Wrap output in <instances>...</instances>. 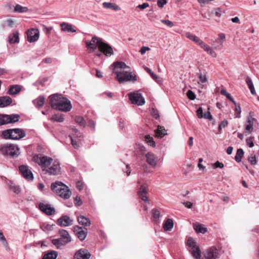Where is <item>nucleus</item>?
Here are the masks:
<instances>
[{
  "instance_id": "1",
  "label": "nucleus",
  "mask_w": 259,
  "mask_h": 259,
  "mask_svg": "<svg viewBox=\"0 0 259 259\" xmlns=\"http://www.w3.org/2000/svg\"><path fill=\"white\" fill-rule=\"evenodd\" d=\"M51 188L54 192L64 199H68L71 196V192L68 187L61 182L52 183Z\"/></svg>"
},
{
  "instance_id": "2",
  "label": "nucleus",
  "mask_w": 259,
  "mask_h": 259,
  "mask_svg": "<svg viewBox=\"0 0 259 259\" xmlns=\"http://www.w3.org/2000/svg\"><path fill=\"white\" fill-rule=\"evenodd\" d=\"M1 136L4 139L19 140L25 137L26 133L22 128H10L2 131Z\"/></svg>"
},
{
  "instance_id": "3",
  "label": "nucleus",
  "mask_w": 259,
  "mask_h": 259,
  "mask_svg": "<svg viewBox=\"0 0 259 259\" xmlns=\"http://www.w3.org/2000/svg\"><path fill=\"white\" fill-rule=\"evenodd\" d=\"M59 238L52 240V244L55 246L57 249H61V247L66 245L72 240L71 237L68 232L64 229L59 230Z\"/></svg>"
},
{
  "instance_id": "4",
  "label": "nucleus",
  "mask_w": 259,
  "mask_h": 259,
  "mask_svg": "<svg viewBox=\"0 0 259 259\" xmlns=\"http://www.w3.org/2000/svg\"><path fill=\"white\" fill-rule=\"evenodd\" d=\"M19 150L16 145L12 144L3 145L0 147V151L3 155L12 157H17L18 155L17 151Z\"/></svg>"
},
{
  "instance_id": "5",
  "label": "nucleus",
  "mask_w": 259,
  "mask_h": 259,
  "mask_svg": "<svg viewBox=\"0 0 259 259\" xmlns=\"http://www.w3.org/2000/svg\"><path fill=\"white\" fill-rule=\"evenodd\" d=\"M115 73L116 74L117 79L120 83L123 82V81H135L137 80L136 75H133L132 74V72H128L126 71L119 72L118 71H115Z\"/></svg>"
},
{
  "instance_id": "6",
  "label": "nucleus",
  "mask_w": 259,
  "mask_h": 259,
  "mask_svg": "<svg viewBox=\"0 0 259 259\" xmlns=\"http://www.w3.org/2000/svg\"><path fill=\"white\" fill-rule=\"evenodd\" d=\"M33 160L38 165H40L42 168H47L50 166L53 162V159L47 156H39L36 155L33 157Z\"/></svg>"
},
{
  "instance_id": "7",
  "label": "nucleus",
  "mask_w": 259,
  "mask_h": 259,
  "mask_svg": "<svg viewBox=\"0 0 259 259\" xmlns=\"http://www.w3.org/2000/svg\"><path fill=\"white\" fill-rule=\"evenodd\" d=\"M151 213L153 217V222L154 223V230L156 235L160 236V232L161 229L160 226V212L158 210L155 208H153L151 210Z\"/></svg>"
},
{
  "instance_id": "8",
  "label": "nucleus",
  "mask_w": 259,
  "mask_h": 259,
  "mask_svg": "<svg viewBox=\"0 0 259 259\" xmlns=\"http://www.w3.org/2000/svg\"><path fill=\"white\" fill-rule=\"evenodd\" d=\"M128 97L132 104L142 106L145 103V99L141 93H130L128 94Z\"/></svg>"
},
{
  "instance_id": "9",
  "label": "nucleus",
  "mask_w": 259,
  "mask_h": 259,
  "mask_svg": "<svg viewBox=\"0 0 259 259\" xmlns=\"http://www.w3.org/2000/svg\"><path fill=\"white\" fill-rule=\"evenodd\" d=\"M45 174H48L49 175H58L61 174V167L60 163L58 161H54L52 166L48 168H42Z\"/></svg>"
},
{
  "instance_id": "10",
  "label": "nucleus",
  "mask_w": 259,
  "mask_h": 259,
  "mask_svg": "<svg viewBox=\"0 0 259 259\" xmlns=\"http://www.w3.org/2000/svg\"><path fill=\"white\" fill-rule=\"evenodd\" d=\"M66 97H63L62 94H55L49 97L50 104L51 107L55 109L57 108L58 105L61 102L63 99Z\"/></svg>"
},
{
  "instance_id": "11",
  "label": "nucleus",
  "mask_w": 259,
  "mask_h": 259,
  "mask_svg": "<svg viewBox=\"0 0 259 259\" xmlns=\"http://www.w3.org/2000/svg\"><path fill=\"white\" fill-rule=\"evenodd\" d=\"M19 170L21 175L28 181L33 180V175L27 165H21L19 167Z\"/></svg>"
},
{
  "instance_id": "12",
  "label": "nucleus",
  "mask_w": 259,
  "mask_h": 259,
  "mask_svg": "<svg viewBox=\"0 0 259 259\" xmlns=\"http://www.w3.org/2000/svg\"><path fill=\"white\" fill-rule=\"evenodd\" d=\"M57 107V108L56 110L65 112L69 111L72 107L70 101L66 97L65 99H63V100Z\"/></svg>"
},
{
  "instance_id": "13",
  "label": "nucleus",
  "mask_w": 259,
  "mask_h": 259,
  "mask_svg": "<svg viewBox=\"0 0 259 259\" xmlns=\"http://www.w3.org/2000/svg\"><path fill=\"white\" fill-rule=\"evenodd\" d=\"M73 231L75 235L80 241L84 240L88 234V230L87 228H84L83 229L81 227L78 226H74Z\"/></svg>"
},
{
  "instance_id": "14",
  "label": "nucleus",
  "mask_w": 259,
  "mask_h": 259,
  "mask_svg": "<svg viewBox=\"0 0 259 259\" xmlns=\"http://www.w3.org/2000/svg\"><path fill=\"white\" fill-rule=\"evenodd\" d=\"M38 208L43 213L48 215H51L56 212V210L54 207H51L50 204H45L42 202L38 203Z\"/></svg>"
},
{
  "instance_id": "15",
  "label": "nucleus",
  "mask_w": 259,
  "mask_h": 259,
  "mask_svg": "<svg viewBox=\"0 0 259 259\" xmlns=\"http://www.w3.org/2000/svg\"><path fill=\"white\" fill-rule=\"evenodd\" d=\"M253 113L250 112L249 115L247 117L246 123H245V132H248L249 133H251L253 131V125L254 122L256 121V119L253 117Z\"/></svg>"
},
{
  "instance_id": "16",
  "label": "nucleus",
  "mask_w": 259,
  "mask_h": 259,
  "mask_svg": "<svg viewBox=\"0 0 259 259\" xmlns=\"http://www.w3.org/2000/svg\"><path fill=\"white\" fill-rule=\"evenodd\" d=\"M27 40L30 42H33L37 41L39 36V32L37 29L31 28L27 33Z\"/></svg>"
},
{
  "instance_id": "17",
  "label": "nucleus",
  "mask_w": 259,
  "mask_h": 259,
  "mask_svg": "<svg viewBox=\"0 0 259 259\" xmlns=\"http://www.w3.org/2000/svg\"><path fill=\"white\" fill-rule=\"evenodd\" d=\"M99 50L101 53H103L107 57H110L113 55L112 48L107 43L103 42V43L100 44V48H99Z\"/></svg>"
},
{
  "instance_id": "18",
  "label": "nucleus",
  "mask_w": 259,
  "mask_h": 259,
  "mask_svg": "<svg viewBox=\"0 0 259 259\" xmlns=\"http://www.w3.org/2000/svg\"><path fill=\"white\" fill-rule=\"evenodd\" d=\"M91 256V253L87 249H80L75 253L74 259H89Z\"/></svg>"
},
{
  "instance_id": "19",
  "label": "nucleus",
  "mask_w": 259,
  "mask_h": 259,
  "mask_svg": "<svg viewBox=\"0 0 259 259\" xmlns=\"http://www.w3.org/2000/svg\"><path fill=\"white\" fill-rule=\"evenodd\" d=\"M73 220L67 215H62L57 221V224L62 227H67L72 224Z\"/></svg>"
},
{
  "instance_id": "20",
  "label": "nucleus",
  "mask_w": 259,
  "mask_h": 259,
  "mask_svg": "<svg viewBox=\"0 0 259 259\" xmlns=\"http://www.w3.org/2000/svg\"><path fill=\"white\" fill-rule=\"evenodd\" d=\"M147 186L146 184L142 185L138 191V195L139 197L145 202H149V200L147 196Z\"/></svg>"
},
{
  "instance_id": "21",
  "label": "nucleus",
  "mask_w": 259,
  "mask_h": 259,
  "mask_svg": "<svg viewBox=\"0 0 259 259\" xmlns=\"http://www.w3.org/2000/svg\"><path fill=\"white\" fill-rule=\"evenodd\" d=\"M218 257V250L215 247H211L208 249L205 254V259H217Z\"/></svg>"
},
{
  "instance_id": "22",
  "label": "nucleus",
  "mask_w": 259,
  "mask_h": 259,
  "mask_svg": "<svg viewBox=\"0 0 259 259\" xmlns=\"http://www.w3.org/2000/svg\"><path fill=\"white\" fill-rule=\"evenodd\" d=\"M186 36L188 38L194 41L195 43L198 45L201 48L205 44L203 41L201 40L198 36L190 32H187L186 33Z\"/></svg>"
},
{
  "instance_id": "23",
  "label": "nucleus",
  "mask_w": 259,
  "mask_h": 259,
  "mask_svg": "<svg viewBox=\"0 0 259 259\" xmlns=\"http://www.w3.org/2000/svg\"><path fill=\"white\" fill-rule=\"evenodd\" d=\"M13 102L12 99L9 96L0 97V108H3L10 105Z\"/></svg>"
},
{
  "instance_id": "24",
  "label": "nucleus",
  "mask_w": 259,
  "mask_h": 259,
  "mask_svg": "<svg viewBox=\"0 0 259 259\" xmlns=\"http://www.w3.org/2000/svg\"><path fill=\"white\" fill-rule=\"evenodd\" d=\"M7 123H13L18 122L20 119V115L17 114H12L10 115L6 114Z\"/></svg>"
},
{
  "instance_id": "25",
  "label": "nucleus",
  "mask_w": 259,
  "mask_h": 259,
  "mask_svg": "<svg viewBox=\"0 0 259 259\" xmlns=\"http://www.w3.org/2000/svg\"><path fill=\"white\" fill-rule=\"evenodd\" d=\"M174 221L171 219H167L163 224V229L165 232L171 231L174 228Z\"/></svg>"
},
{
  "instance_id": "26",
  "label": "nucleus",
  "mask_w": 259,
  "mask_h": 259,
  "mask_svg": "<svg viewBox=\"0 0 259 259\" xmlns=\"http://www.w3.org/2000/svg\"><path fill=\"white\" fill-rule=\"evenodd\" d=\"M146 161L151 166H155L156 164V157L152 152H148L146 154Z\"/></svg>"
},
{
  "instance_id": "27",
  "label": "nucleus",
  "mask_w": 259,
  "mask_h": 259,
  "mask_svg": "<svg viewBox=\"0 0 259 259\" xmlns=\"http://www.w3.org/2000/svg\"><path fill=\"white\" fill-rule=\"evenodd\" d=\"M77 221L78 223L84 227L89 226L91 225L90 219L83 215H79L77 217Z\"/></svg>"
},
{
  "instance_id": "28",
  "label": "nucleus",
  "mask_w": 259,
  "mask_h": 259,
  "mask_svg": "<svg viewBox=\"0 0 259 259\" xmlns=\"http://www.w3.org/2000/svg\"><path fill=\"white\" fill-rule=\"evenodd\" d=\"M103 6L104 8L112 9L116 11L120 10V8L115 3L104 2L103 3Z\"/></svg>"
},
{
  "instance_id": "29",
  "label": "nucleus",
  "mask_w": 259,
  "mask_h": 259,
  "mask_svg": "<svg viewBox=\"0 0 259 259\" xmlns=\"http://www.w3.org/2000/svg\"><path fill=\"white\" fill-rule=\"evenodd\" d=\"M58 256V252L55 250H50L45 254L42 259H56Z\"/></svg>"
},
{
  "instance_id": "30",
  "label": "nucleus",
  "mask_w": 259,
  "mask_h": 259,
  "mask_svg": "<svg viewBox=\"0 0 259 259\" xmlns=\"http://www.w3.org/2000/svg\"><path fill=\"white\" fill-rule=\"evenodd\" d=\"M50 120L53 122H62L64 120V115L61 113L55 114Z\"/></svg>"
},
{
  "instance_id": "31",
  "label": "nucleus",
  "mask_w": 259,
  "mask_h": 259,
  "mask_svg": "<svg viewBox=\"0 0 259 259\" xmlns=\"http://www.w3.org/2000/svg\"><path fill=\"white\" fill-rule=\"evenodd\" d=\"M112 67H113V70H114V72L116 71L117 69H125L128 68V67L125 64V63L123 62H114L112 65Z\"/></svg>"
},
{
  "instance_id": "32",
  "label": "nucleus",
  "mask_w": 259,
  "mask_h": 259,
  "mask_svg": "<svg viewBox=\"0 0 259 259\" xmlns=\"http://www.w3.org/2000/svg\"><path fill=\"white\" fill-rule=\"evenodd\" d=\"M45 99L44 96H40L33 101L34 105L37 107H41L45 103Z\"/></svg>"
},
{
  "instance_id": "33",
  "label": "nucleus",
  "mask_w": 259,
  "mask_h": 259,
  "mask_svg": "<svg viewBox=\"0 0 259 259\" xmlns=\"http://www.w3.org/2000/svg\"><path fill=\"white\" fill-rule=\"evenodd\" d=\"M21 91V88L19 85H12L8 91V93L11 95L18 94Z\"/></svg>"
},
{
  "instance_id": "34",
  "label": "nucleus",
  "mask_w": 259,
  "mask_h": 259,
  "mask_svg": "<svg viewBox=\"0 0 259 259\" xmlns=\"http://www.w3.org/2000/svg\"><path fill=\"white\" fill-rule=\"evenodd\" d=\"M62 30L64 31H67L70 32H75L76 30L72 28L71 24L66 23H63L61 24Z\"/></svg>"
},
{
  "instance_id": "35",
  "label": "nucleus",
  "mask_w": 259,
  "mask_h": 259,
  "mask_svg": "<svg viewBox=\"0 0 259 259\" xmlns=\"http://www.w3.org/2000/svg\"><path fill=\"white\" fill-rule=\"evenodd\" d=\"M9 42L10 44H16L19 42V32L16 31L13 33V37H9Z\"/></svg>"
},
{
  "instance_id": "36",
  "label": "nucleus",
  "mask_w": 259,
  "mask_h": 259,
  "mask_svg": "<svg viewBox=\"0 0 259 259\" xmlns=\"http://www.w3.org/2000/svg\"><path fill=\"white\" fill-rule=\"evenodd\" d=\"M145 69L149 74H150L152 78L155 80L159 85L162 84V81L160 78H158V76L155 74L150 68L145 67Z\"/></svg>"
},
{
  "instance_id": "37",
  "label": "nucleus",
  "mask_w": 259,
  "mask_h": 259,
  "mask_svg": "<svg viewBox=\"0 0 259 259\" xmlns=\"http://www.w3.org/2000/svg\"><path fill=\"white\" fill-rule=\"evenodd\" d=\"M28 11V9L26 7H23L20 5L17 4L14 10V12L15 13H26Z\"/></svg>"
},
{
  "instance_id": "38",
  "label": "nucleus",
  "mask_w": 259,
  "mask_h": 259,
  "mask_svg": "<svg viewBox=\"0 0 259 259\" xmlns=\"http://www.w3.org/2000/svg\"><path fill=\"white\" fill-rule=\"evenodd\" d=\"M245 81L248 87V88L249 89V90L250 91L251 93L253 95H254L256 93H255V91L253 84L252 83V80H251V79L250 78V77H249V76H247L246 78Z\"/></svg>"
},
{
  "instance_id": "39",
  "label": "nucleus",
  "mask_w": 259,
  "mask_h": 259,
  "mask_svg": "<svg viewBox=\"0 0 259 259\" xmlns=\"http://www.w3.org/2000/svg\"><path fill=\"white\" fill-rule=\"evenodd\" d=\"M192 255L196 259H200L201 257V250L198 246L192 248Z\"/></svg>"
},
{
  "instance_id": "40",
  "label": "nucleus",
  "mask_w": 259,
  "mask_h": 259,
  "mask_svg": "<svg viewBox=\"0 0 259 259\" xmlns=\"http://www.w3.org/2000/svg\"><path fill=\"white\" fill-rule=\"evenodd\" d=\"M202 49H203L205 52H206L212 57L215 58L217 57V53L206 44H205L202 47Z\"/></svg>"
},
{
  "instance_id": "41",
  "label": "nucleus",
  "mask_w": 259,
  "mask_h": 259,
  "mask_svg": "<svg viewBox=\"0 0 259 259\" xmlns=\"http://www.w3.org/2000/svg\"><path fill=\"white\" fill-rule=\"evenodd\" d=\"M244 155L243 150L242 149H238L235 156V160L237 162H240Z\"/></svg>"
},
{
  "instance_id": "42",
  "label": "nucleus",
  "mask_w": 259,
  "mask_h": 259,
  "mask_svg": "<svg viewBox=\"0 0 259 259\" xmlns=\"http://www.w3.org/2000/svg\"><path fill=\"white\" fill-rule=\"evenodd\" d=\"M75 121L78 123L80 126H82L84 127L86 125V122L83 118V117L80 116H77L75 117Z\"/></svg>"
},
{
  "instance_id": "43",
  "label": "nucleus",
  "mask_w": 259,
  "mask_h": 259,
  "mask_svg": "<svg viewBox=\"0 0 259 259\" xmlns=\"http://www.w3.org/2000/svg\"><path fill=\"white\" fill-rule=\"evenodd\" d=\"M194 228L196 232L197 233H205L207 232V229L204 227L202 225L198 224L194 226Z\"/></svg>"
},
{
  "instance_id": "44",
  "label": "nucleus",
  "mask_w": 259,
  "mask_h": 259,
  "mask_svg": "<svg viewBox=\"0 0 259 259\" xmlns=\"http://www.w3.org/2000/svg\"><path fill=\"white\" fill-rule=\"evenodd\" d=\"M145 141L149 145L153 147L155 146V142L154 141L152 137H151L150 135H146L145 136Z\"/></svg>"
},
{
  "instance_id": "45",
  "label": "nucleus",
  "mask_w": 259,
  "mask_h": 259,
  "mask_svg": "<svg viewBox=\"0 0 259 259\" xmlns=\"http://www.w3.org/2000/svg\"><path fill=\"white\" fill-rule=\"evenodd\" d=\"M54 226V225L43 224L40 228L44 231H51L53 230Z\"/></svg>"
},
{
  "instance_id": "46",
  "label": "nucleus",
  "mask_w": 259,
  "mask_h": 259,
  "mask_svg": "<svg viewBox=\"0 0 259 259\" xmlns=\"http://www.w3.org/2000/svg\"><path fill=\"white\" fill-rule=\"evenodd\" d=\"M9 188L12 190L15 193L18 194L21 192V189L19 186L15 185L13 183H11L9 185Z\"/></svg>"
},
{
  "instance_id": "47",
  "label": "nucleus",
  "mask_w": 259,
  "mask_h": 259,
  "mask_svg": "<svg viewBox=\"0 0 259 259\" xmlns=\"http://www.w3.org/2000/svg\"><path fill=\"white\" fill-rule=\"evenodd\" d=\"M92 43H94L95 44H96L98 46V48H100V44H101L103 43V41H102L101 39L100 38L94 36L92 37L91 41Z\"/></svg>"
},
{
  "instance_id": "48",
  "label": "nucleus",
  "mask_w": 259,
  "mask_h": 259,
  "mask_svg": "<svg viewBox=\"0 0 259 259\" xmlns=\"http://www.w3.org/2000/svg\"><path fill=\"white\" fill-rule=\"evenodd\" d=\"M187 244L188 246L192 247V248H193L197 246L196 245L195 241L191 237L189 238L188 239L187 242Z\"/></svg>"
},
{
  "instance_id": "49",
  "label": "nucleus",
  "mask_w": 259,
  "mask_h": 259,
  "mask_svg": "<svg viewBox=\"0 0 259 259\" xmlns=\"http://www.w3.org/2000/svg\"><path fill=\"white\" fill-rule=\"evenodd\" d=\"M222 10L220 8H214L211 12V14H214L217 17H221Z\"/></svg>"
},
{
  "instance_id": "50",
  "label": "nucleus",
  "mask_w": 259,
  "mask_h": 259,
  "mask_svg": "<svg viewBox=\"0 0 259 259\" xmlns=\"http://www.w3.org/2000/svg\"><path fill=\"white\" fill-rule=\"evenodd\" d=\"M74 204L76 206H79L81 205L82 202L80 197L76 196L74 198Z\"/></svg>"
},
{
  "instance_id": "51",
  "label": "nucleus",
  "mask_w": 259,
  "mask_h": 259,
  "mask_svg": "<svg viewBox=\"0 0 259 259\" xmlns=\"http://www.w3.org/2000/svg\"><path fill=\"white\" fill-rule=\"evenodd\" d=\"M235 117L236 118H240V114H241V107L240 105L239 104L238 106H236L235 109Z\"/></svg>"
},
{
  "instance_id": "52",
  "label": "nucleus",
  "mask_w": 259,
  "mask_h": 259,
  "mask_svg": "<svg viewBox=\"0 0 259 259\" xmlns=\"http://www.w3.org/2000/svg\"><path fill=\"white\" fill-rule=\"evenodd\" d=\"M151 114L152 115V116L156 119L159 118L158 111L156 109L152 108L151 110Z\"/></svg>"
},
{
  "instance_id": "53",
  "label": "nucleus",
  "mask_w": 259,
  "mask_h": 259,
  "mask_svg": "<svg viewBox=\"0 0 259 259\" xmlns=\"http://www.w3.org/2000/svg\"><path fill=\"white\" fill-rule=\"evenodd\" d=\"M85 44L88 48H90L92 50H96L97 49V45L89 41H86Z\"/></svg>"
},
{
  "instance_id": "54",
  "label": "nucleus",
  "mask_w": 259,
  "mask_h": 259,
  "mask_svg": "<svg viewBox=\"0 0 259 259\" xmlns=\"http://www.w3.org/2000/svg\"><path fill=\"white\" fill-rule=\"evenodd\" d=\"M6 114H0V125H5L7 123Z\"/></svg>"
},
{
  "instance_id": "55",
  "label": "nucleus",
  "mask_w": 259,
  "mask_h": 259,
  "mask_svg": "<svg viewBox=\"0 0 259 259\" xmlns=\"http://www.w3.org/2000/svg\"><path fill=\"white\" fill-rule=\"evenodd\" d=\"M187 96L188 97V98L191 100H193L195 99V95L194 94V92H193L191 90H189L187 93Z\"/></svg>"
},
{
  "instance_id": "56",
  "label": "nucleus",
  "mask_w": 259,
  "mask_h": 259,
  "mask_svg": "<svg viewBox=\"0 0 259 259\" xmlns=\"http://www.w3.org/2000/svg\"><path fill=\"white\" fill-rule=\"evenodd\" d=\"M248 160L251 165H254L257 162L255 155L248 157Z\"/></svg>"
},
{
  "instance_id": "57",
  "label": "nucleus",
  "mask_w": 259,
  "mask_h": 259,
  "mask_svg": "<svg viewBox=\"0 0 259 259\" xmlns=\"http://www.w3.org/2000/svg\"><path fill=\"white\" fill-rule=\"evenodd\" d=\"M199 79L201 83H204L207 81L206 75L205 74H202V73H200L199 75Z\"/></svg>"
},
{
  "instance_id": "58",
  "label": "nucleus",
  "mask_w": 259,
  "mask_h": 259,
  "mask_svg": "<svg viewBox=\"0 0 259 259\" xmlns=\"http://www.w3.org/2000/svg\"><path fill=\"white\" fill-rule=\"evenodd\" d=\"M253 139V137H250L246 140V144L249 146V147H252L254 146Z\"/></svg>"
},
{
  "instance_id": "59",
  "label": "nucleus",
  "mask_w": 259,
  "mask_h": 259,
  "mask_svg": "<svg viewBox=\"0 0 259 259\" xmlns=\"http://www.w3.org/2000/svg\"><path fill=\"white\" fill-rule=\"evenodd\" d=\"M155 135L159 138H162V126L158 125L157 131H155Z\"/></svg>"
},
{
  "instance_id": "60",
  "label": "nucleus",
  "mask_w": 259,
  "mask_h": 259,
  "mask_svg": "<svg viewBox=\"0 0 259 259\" xmlns=\"http://www.w3.org/2000/svg\"><path fill=\"white\" fill-rule=\"evenodd\" d=\"M76 187L78 190H82L83 188V185L82 182L80 181H78L76 183Z\"/></svg>"
},
{
  "instance_id": "61",
  "label": "nucleus",
  "mask_w": 259,
  "mask_h": 259,
  "mask_svg": "<svg viewBox=\"0 0 259 259\" xmlns=\"http://www.w3.org/2000/svg\"><path fill=\"white\" fill-rule=\"evenodd\" d=\"M213 167L214 168H218V167H219L220 168H222L224 167V164L222 162H220V161H217V162H215L213 165Z\"/></svg>"
},
{
  "instance_id": "62",
  "label": "nucleus",
  "mask_w": 259,
  "mask_h": 259,
  "mask_svg": "<svg viewBox=\"0 0 259 259\" xmlns=\"http://www.w3.org/2000/svg\"><path fill=\"white\" fill-rule=\"evenodd\" d=\"M70 138H71V144L73 146V147L75 149L78 148L79 147V145L78 142L76 140H73L71 137H70Z\"/></svg>"
},
{
  "instance_id": "63",
  "label": "nucleus",
  "mask_w": 259,
  "mask_h": 259,
  "mask_svg": "<svg viewBox=\"0 0 259 259\" xmlns=\"http://www.w3.org/2000/svg\"><path fill=\"white\" fill-rule=\"evenodd\" d=\"M228 124L227 120H224L221 122L219 126V130L220 131L222 127H225Z\"/></svg>"
},
{
  "instance_id": "64",
  "label": "nucleus",
  "mask_w": 259,
  "mask_h": 259,
  "mask_svg": "<svg viewBox=\"0 0 259 259\" xmlns=\"http://www.w3.org/2000/svg\"><path fill=\"white\" fill-rule=\"evenodd\" d=\"M163 23L168 27H172L174 26V23L170 20H163Z\"/></svg>"
}]
</instances>
